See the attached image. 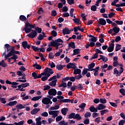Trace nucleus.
I'll return each instance as SVG.
<instances>
[{"mask_svg": "<svg viewBox=\"0 0 125 125\" xmlns=\"http://www.w3.org/2000/svg\"><path fill=\"white\" fill-rule=\"evenodd\" d=\"M54 73L53 70L50 68L46 67L44 69V72L42 73L40 75L42 76H47V75H52Z\"/></svg>", "mask_w": 125, "mask_h": 125, "instance_id": "f257e3e1", "label": "nucleus"}, {"mask_svg": "<svg viewBox=\"0 0 125 125\" xmlns=\"http://www.w3.org/2000/svg\"><path fill=\"white\" fill-rule=\"evenodd\" d=\"M16 54H19L20 55V52L19 51L14 50L12 53L10 54H7V55L5 56V59H7L8 57H11V56H14V55H17Z\"/></svg>", "mask_w": 125, "mask_h": 125, "instance_id": "f03ea898", "label": "nucleus"}, {"mask_svg": "<svg viewBox=\"0 0 125 125\" xmlns=\"http://www.w3.org/2000/svg\"><path fill=\"white\" fill-rule=\"evenodd\" d=\"M37 31L35 30H31V32L27 35V37H28V38H31V39H34V38L37 37Z\"/></svg>", "mask_w": 125, "mask_h": 125, "instance_id": "7ed1b4c3", "label": "nucleus"}, {"mask_svg": "<svg viewBox=\"0 0 125 125\" xmlns=\"http://www.w3.org/2000/svg\"><path fill=\"white\" fill-rule=\"evenodd\" d=\"M21 45L24 49H26V48L30 49V48H31V45H32L31 44H28V42L27 41H23L21 42Z\"/></svg>", "mask_w": 125, "mask_h": 125, "instance_id": "20e7f679", "label": "nucleus"}, {"mask_svg": "<svg viewBox=\"0 0 125 125\" xmlns=\"http://www.w3.org/2000/svg\"><path fill=\"white\" fill-rule=\"evenodd\" d=\"M49 95H52V96H55L57 94V91L55 89H50L48 92Z\"/></svg>", "mask_w": 125, "mask_h": 125, "instance_id": "39448f33", "label": "nucleus"}, {"mask_svg": "<svg viewBox=\"0 0 125 125\" xmlns=\"http://www.w3.org/2000/svg\"><path fill=\"white\" fill-rule=\"evenodd\" d=\"M22 77L21 78H19V80H17V82H20V83H26L27 82V80H26V74L24 73L22 74Z\"/></svg>", "mask_w": 125, "mask_h": 125, "instance_id": "423d86ee", "label": "nucleus"}, {"mask_svg": "<svg viewBox=\"0 0 125 125\" xmlns=\"http://www.w3.org/2000/svg\"><path fill=\"white\" fill-rule=\"evenodd\" d=\"M67 69H71L72 68L74 70L77 68V66H76V63H69L66 65Z\"/></svg>", "mask_w": 125, "mask_h": 125, "instance_id": "0eeeda50", "label": "nucleus"}, {"mask_svg": "<svg viewBox=\"0 0 125 125\" xmlns=\"http://www.w3.org/2000/svg\"><path fill=\"white\" fill-rule=\"evenodd\" d=\"M71 32H72V31L69 30L68 27H65V28L62 30L63 35H69Z\"/></svg>", "mask_w": 125, "mask_h": 125, "instance_id": "6e6552de", "label": "nucleus"}, {"mask_svg": "<svg viewBox=\"0 0 125 125\" xmlns=\"http://www.w3.org/2000/svg\"><path fill=\"white\" fill-rule=\"evenodd\" d=\"M40 111H41V109L35 108L31 110L30 113L31 114V115H37V114H38V113H39Z\"/></svg>", "mask_w": 125, "mask_h": 125, "instance_id": "1a4fd4ad", "label": "nucleus"}, {"mask_svg": "<svg viewBox=\"0 0 125 125\" xmlns=\"http://www.w3.org/2000/svg\"><path fill=\"white\" fill-rule=\"evenodd\" d=\"M99 23L100 25L105 26L106 25V21L103 18H100L99 19Z\"/></svg>", "mask_w": 125, "mask_h": 125, "instance_id": "9d476101", "label": "nucleus"}, {"mask_svg": "<svg viewBox=\"0 0 125 125\" xmlns=\"http://www.w3.org/2000/svg\"><path fill=\"white\" fill-rule=\"evenodd\" d=\"M50 101V99L47 97L43 98L42 100V103L44 105H48V102Z\"/></svg>", "mask_w": 125, "mask_h": 125, "instance_id": "9b49d317", "label": "nucleus"}, {"mask_svg": "<svg viewBox=\"0 0 125 125\" xmlns=\"http://www.w3.org/2000/svg\"><path fill=\"white\" fill-rule=\"evenodd\" d=\"M4 48L5 50H6V52H8L11 50V46L9 44H5Z\"/></svg>", "mask_w": 125, "mask_h": 125, "instance_id": "f8f14e48", "label": "nucleus"}, {"mask_svg": "<svg viewBox=\"0 0 125 125\" xmlns=\"http://www.w3.org/2000/svg\"><path fill=\"white\" fill-rule=\"evenodd\" d=\"M89 109V111H90V112H91L92 113H94L95 112H98V109H97V107L96 108L93 105L90 106Z\"/></svg>", "mask_w": 125, "mask_h": 125, "instance_id": "ddd939ff", "label": "nucleus"}, {"mask_svg": "<svg viewBox=\"0 0 125 125\" xmlns=\"http://www.w3.org/2000/svg\"><path fill=\"white\" fill-rule=\"evenodd\" d=\"M56 83H57V80H53L52 82L49 83V85L50 86H53V87H55L56 86Z\"/></svg>", "mask_w": 125, "mask_h": 125, "instance_id": "4468645a", "label": "nucleus"}, {"mask_svg": "<svg viewBox=\"0 0 125 125\" xmlns=\"http://www.w3.org/2000/svg\"><path fill=\"white\" fill-rule=\"evenodd\" d=\"M106 108V106L104 105L103 104H99V105L97 106V109L99 110H103L104 109H105Z\"/></svg>", "mask_w": 125, "mask_h": 125, "instance_id": "2eb2a0df", "label": "nucleus"}, {"mask_svg": "<svg viewBox=\"0 0 125 125\" xmlns=\"http://www.w3.org/2000/svg\"><path fill=\"white\" fill-rule=\"evenodd\" d=\"M59 87H63V88H65L67 87V83H66L65 82L62 81V83L58 86Z\"/></svg>", "mask_w": 125, "mask_h": 125, "instance_id": "dca6fc26", "label": "nucleus"}, {"mask_svg": "<svg viewBox=\"0 0 125 125\" xmlns=\"http://www.w3.org/2000/svg\"><path fill=\"white\" fill-rule=\"evenodd\" d=\"M60 103H68L69 102H71V100L69 99H65L63 100H61L59 101Z\"/></svg>", "mask_w": 125, "mask_h": 125, "instance_id": "f3484780", "label": "nucleus"}, {"mask_svg": "<svg viewBox=\"0 0 125 125\" xmlns=\"http://www.w3.org/2000/svg\"><path fill=\"white\" fill-rule=\"evenodd\" d=\"M82 73V70L80 69L77 68L76 69H74L73 72L74 75H80Z\"/></svg>", "mask_w": 125, "mask_h": 125, "instance_id": "a211bd4d", "label": "nucleus"}, {"mask_svg": "<svg viewBox=\"0 0 125 125\" xmlns=\"http://www.w3.org/2000/svg\"><path fill=\"white\" fill-rule=\"evenodd\" d=\"M50 75L51 74H47V75L45 76H43L41 79L42 82H45V81H47V80H48V78L50 77Z\"/></svg>", "mask_w": 125, "mask_h": 125, "instance_id": "6ab92c4d", "label": "nucleus"}, {"mask_svg": "<svg viewBox=\"0 0 125 125\" xmlns=\"http://www.w3.org/2000/svg\"><path fill=\"white\" fill-rule=\"evenodd\" d=\"M81 51V49H75L73 50V54L72 55H78V54H80Z\"/></svg>", "mask_w": 125, "mask_h": 125, "instance_id": "aec40b11", "label": "nucleus"}, {"mask_svg": "<svg viewBox=\"0 0 125 125\" xmlns=\"http://www.w3.org/2000/svg\"><path fill=\"white\" fill-rule=\"evenodd\" d=\"M42 97V96L34 97L31 99V101H38V100H40Z\"/></svg>", "mask_w": 125, "mask_h": 125, "instance_id": "412c9836", "label": "nucleus"}, {"mask_svg": "<svg viewBox=\"0 0 125 125\" xmlns=\"http://www.w3.org/2000/svg\"><path fill=\"white\" fill-rule=\"evenodd\" d=\"M67 111H68V108H62L61 109L62 114V115H63V116H66Z\"/></svg>", "mask_w": 125, "mask_h": 125, "instance_id": "4be33fe9", "label": "nucleus"}, {"mask_svg": "<svg viewBox=\"0 0 125 125\" xmlns=\"http://www.w3.org/2000/svg\"><path fill=\"white\" fill-rule=\"evenodd\" d=\"M113 74H114V75H116V77H120V76L121 75L120 74L119 71H118V70L117 69V68H115L114 69Z\"/></svg>", "mask_w": 125, "mask_h": 125, "instance_id": "5701e85b", "label": "nucleus"}, {"mask_svg": "<svg viewBox=\"0 0 125 125\" xmlns=\"http://www.w3.org/2000/svg\"><path fill=\"white\" fill-rule=\"evenodd\" d=\"M17 103V101H15L13 102H10L8 104H6L7 106H15V105Z\"/></svg>", "mask_w": 125, "mask_h": 125, "instance_id": "b1692460", "label": "nucleus"}, {"mask_svg": "<svg viewBox=\"0 0 125 125\" xmlns=\"http://www.w3.org/2000/svg\"><path fill=\"white\" fill-rule=\"evenodd\" d=\"M56 45V42L55 41H53L50 42H49V44L48 45V47H50V46H53L54 47L55 45Z\"/></svg>", "mask_w": 125, "mask_h": 125, "instance_id": "393cba45", "label": "nucleus"}, {"mask_svg": "<svg viewBox=\"0 0 125 125\" xmlns=\"http://www.w3.org/2000/svg\"><path fill=\"white\" fill-rule=\"evenodd\" d=\"M65 67V65H62V64H57L56 65V68L58 69L59 71L61 70H63V68Z\"/></svg>", "mask_w": 125, "mask_h": 125, "instance_id": "a878e982", "label": "nucleus"}, {"mask_svg": "<svg viewBox=\"0 0 125 125\" xmlns=\"http://www.w3.org/2000/svg\"><path fill=\"white\" fill-rule=\"evenodd\" d=\"M20 21L22 22H24V21H27V18H26L24 15H21L20 16Z\"/></svg>", "mask_w": 125, "mask_h": 125, "instance_id": "bb28decb", "label": "nucleus"}, {"mask_svg": "<svg viewBox=\"0 0 125 125\" xmlns=\"http://www.w3.org/2000/svg\"><path fill=\"white\" fill-rule=\"evenodd\" d=\"M98 58V54L97 53H95L93 55L92 57L89 59V60L92 61L93 59H96V58Z\"/></svg>", "mask_w": 125, "mask_h": 125, "instance_id": "cd10ccee", "label": "nucleus"}, {"mask_svg": "<svg viewBox=\"0 0 125 125\" xmlns=\"http://www.w3.org/2000/svg\"><path fill=\"white\" fill-rule=\"evenodd\" d=\"M31 48H32L33 50H34V51H35V52H39V51H40V48H39L38 47H35L34 45H32L31 46Z\"/></svg>", "mask_w": 125, "mask_h": 125, "instance_id": "c85d7f7f", "label": "nucleus"}, {"mask_svg": "<svg viewBox=\"0 0 125 125\" xmlns=\"http://www.w3.org/2000/svg\"><path fill=\"white\" fill-rule=\"evenodd\" d=\"M56 113H59V110H50L48 111L49 115H53Z\"/></svg>", "mask_w": 125, "mask_h": 125, "instance_id": "c756f323", "label": "nucleus"}, {"mask_svg": "<svg viewBox=\"0 0 125 125\" xmlns=\"http://www.w3.org/2000/svg\"><path fill=\"white\" fill-rule=\"evenodd\" d=\"M122 47V45L120 44H116V46L115 47V51H119V50H121Z\"/></svg>", "mask_w": 125, "mask_h": 125, "instance_id": "7c9ffc66", "label": "nucleus"}, {"mask_svg": "<svg viewBox=\"0 0 125 125\" xmlns=\"http://www.w3.org/2000/svg\"><path fill=\"white\" fill-rule=\"evenodd\" d=\"M16 108L18 109H20V110H21V109H25V106H23L22 104H19L16 106Z\"/></svg>", "mask_w": 125, "mask_h": 125, "instance_id": "2f4dec72", "label": "nucleus"}, {"mask_svg": "<svg viewBox=\"0 0 125 125\" xmlns=\"http://www.w3.org/2000/svg\"><path fill=\"white\" fill-rule=\"evenodd\" d=\"M18 84H19V83H18L12 82L11 87H12V88H17V85H18Z\"/></svg>", "mask_w": 125, "mask_h": 125, "instance_id": "473e14b6", "label": "nucleus"}, {"mask_svg": "<svg viewBox=\"0 0 125 125\" xmlns=\"http://www.w3.org/2000/svg\"><path fill=\"white\" fill-rule=\"evenodd\" d=\"M68 46L69 47H71V48L75 49L76 48V45H75V42H71L69 43Z\"/></svg>", "mask_w": 125, "mask_h": 125, "instance_id": "72a5a7b5", "label": "nucleus"}, {"mask_svg": "<svg viewBox=\"0 0 125 125\" xmlns=\"http://www.w3.org/2000/svg\"><path fill=\"white\" fill-rule=\"evenodd\" d=\"M94 67H95V63L94 62H92L88 65V68L91 69V70H92Z\"/></svg>", "mask_w": 125, "mask_h": 125, "instance_id": "f704fd0d", "label": "nucleus"}, {"mask_svg": "<svg viewBox=\"0 0 125 125\" xmlns=\"http://www.w3.org/2000/svg\"><path fill=\"white\" fill-rule=\"evenodd\" d=\"M112 29L114 33H118L120 32V28H118L117 26H114Z\"/></svg>", "mask_w": 125, "mask_h": 125, "instance_id": "c9c22d12", "label": "nucleus"}, {"mask_svg": "<svg viewBox=\"0 0 125 125\" xmlns=\"http://www.w3.org/2000/svg\"><path fill=\"white\" fill-rule=\"evenodd\" d=\"M89 41L92 42H97V38L93 36L92 38L89 39Z\"/></svg>", "mask_w": 125, "mask_h": 125, "instance_id": "e433bc0d", "label": "nucleus"}, {"mask_svg": "<svg viewBox=\"0 0 125 125\" xmlns=\"http://www.w3.org/2000/svg\"><path fill=\"white\" fill-rule=\"evenodd\" d=\"M72 20L74 23H76V24H77L78 25L80 24V21H81V20L78 18L73 19Z\"/></svg>", "mask_w": 125, "mask_h": 125, "instance_id": "4c0bfd02", "label": "nucleus"}, {"mask_svg": "<svg viewBox=\"0 0 125 125\" xmlns=\"http://www.w3.org/2000/svg\"><path fill=\"white\" fill-rule=\"evenodd\" d=\"M74 119L76 120H82V117L79 114H75Z\"/></svg>", "mask_w": 125, "mask_h": 125, "instance_id": "58836bf2", "label": "nucleus"}, {"mask_svg": "<svg viewBox=\"0 0 125 125\" xmlns=\"http://www.w3.org/2000/svg\"><path fill=\"white\" fill-rule=\"evenodd\" d=\"M108 112H109V110L108 109H104V110H101L100 111L101 115V116H104V114H106V113H107Z\"/></svg>", "mask_w": 125, "mask_h": 125, "instance_id": "ea45409f", "label": "nucleus"}, {"mask_svg": "<svg viewBox=\"0 0 125 125\" xmlns=\"http://www.w3.org/2000/svg\"><path fill=\"white\" fill-rule=\"evenodd\" d=\"M85 106H86V104L84 103H83L80 105H79V108H81L83 110V109L85 108Z\"/></svg>", "mask_w": 125, "mask_h": 125, "instance_id": "a19ab883", "label": "nucleus"}, {"mask_svg": "<svg viewBox=\"0 0 125 125\" xmlns=\"http://www.w3.org/2000/svg\"><path fill=\"white\" fill-rule=\"evenodd\" d=\"M0 66H1V67H4V68L6 67L7 65L6 63L4 62V61L2 60L1 62H0Z\"/></svg>", "mask_w": 125, "mask_h": 125, "instance_id": "79ce46f5", "label": "nucleus"}, {"mask_svg": "<svg viewBox=\"0 0 125 125\" xmlns=\"http://www.w3.org/2000/svg\"><path fill=\"white\" fill-rule=\"evenodd\" d=\"M43 87L44 88L43 89V90H44V91H45V90H48V89H50V86L49 85H44Z\"/></svg>", "mask_w": 125, "mask_h": 125, "instance_id": "37998d69", "label": "nucleus"}, {"mask_svg": "<svg viewBox=\"0 0 125 125\" xmlns=\"http://www.w3.org/2000/svg\"><path fill=\"white\" fill-rule=\"evenodd\" d=\"M75 113H71L68 116V119H75Z\"/></svg>", "mask_w": 125, "mask_h": 125, "instance_id": "c03bdc74", "label": "nucleus"}, {"mask_svg": "<svg viewBox=\"0 0 125 125\" xmlns=\"http://www.w3.org/2000/svg\"><path fill=\"white\" fill-rule=\"evenodd\" d=\"M11 59L12 60H14V63L16 62V59H18V56L17 55H14V56L11 57Z\"/></svg>", "mask_w": 125, "mask_h": 125, "instance_id": "a18cd8bd", "label": "nucleus"}, {"mask_svg": "<svg viewBox=\"0 0 125 125\" xmlns=\"http://www.w3.org/2000/svg\"><path fill=\"white\" fill-rule=\"evenodd\" d=\"M90 116H91V113L89 112H86L84 114L85 118H90Z\"/></svg>", "mask_w": 125, "mask_h": 125, "instance_id": "49530a36", "label": "nucleus"}, {"mask_svg": "<svg viewBox=\"0 0 125 125\" xmlns=\"http://www.w3.org/2000/svg\"><path fill=\"white\" fill-rule=\"evenodd\" d=\"M0 101L2 104H5V103H6V101H5V98H1V97H0Z\"/></svg>", "mask_w": 125, "mask_h": 125, "instance_id": "de8ad7c7", "label": "nucleus"}, {"mask_svg": "<svg viewBox=\"0 0 125 125\" xmlns=\"http://www.w3.org/2000/svg\"><path fill=\"white\" fill-rule=\"evenodd\" d=\"M100 102L102 104H105L107 102V100H106V99H100Z\"/></svg>", "mask_w": 125, "mask_h": 125, "instance_id": "09e8293b", "label": "nucleus"}, {"mask_svg": "<svg viewBox=\"0 0 125 125\" xmlns=\"http://www.w3.org/2000/svg\"><path fill=\"white\" fill-rule=\"evenodd\" d=\"M24 121H20V122H15L14 125H24Z\"/></svg>", "mask_w": 125, "mask_h": 125, "instance_id": "8fccbe9b", "label": "nucleus"}, {"mask_svg": "<svg viewBox=\"0 0 125 125\" xmlns=\"http://www.w3.org/2000/svg\"><path fill=\"white\" fill-rule=\"evenodd\" d=\"M35 31H36L38 34H41V33H42V29L41 28L38 27L35 28Z\"/></svg>", "mask_w": 125, "mask_h": 125, "instance_id": "3c124183", "label": "nucleus"}, {"mask_svg": "<svg viewBox=\"0 0 125 125\" xmlns=\"http://www.w3.org/2000/svg\"><path fill=\"white\" fill-rule=\"evenodd\" d=\"M51 34L52 37H55L57 36V32H56L55 30L52 31Z\"/></svg>", "mask_w": 125, "mask_h": 125, "instance_id": "603ef678", "label": "nucleus"}, {"mask_svg": "<svg viewBox=\"0 0 125 125\" xmlns=\"http://www.w3.org/2000/svg\"><path fill=\"white\" fill-rule=\"evenodd\" d=\"M96 9H97V7H96L95 5L91 6V10L92 11H96Z\"/></svg>", "mask_w": 125, "mask_h": 125, "instance_id": "864d4df0", "label": "nucleus"}, {"mask_svg": "<svg viewBox=\"0 0 125 125\" xmlns=\"http://www.w3.org/2000/svg\"><path fill=\"white\" fill-rule=\"evenodd\" d=\"M107 51H108V52H112V51H114V48L108 46L107 47Z\"/></svg>", "mask_w": 125, "mask_h": 125, "instance_id": "5fc2aeb1", "label": "nucleus"}, {"mask_svg": "<svg viewBox=\"0 0 125 125\" xmlns=\"http://www.w3.org/2000/svg\"><path fill=\"white\" fill-rule=\"evenodd\" d=\"M21 85L22 86V88H24L25 87H27V86H29V85H30V83H22Z\"/></svg>", "mask_w": 125, "mask_h": 125, "instance_id": "6e6d98bb", "label": "nucleus"}, {"mask_svg": "<svg viewBox=\"0 0 125 125\" xmlns=\"http://www.w3.org/2000/svg\"><path fill=\"white\" fill-rule=\"evenodd\" d=\"M32 76L33 78H34V80H36L37 79L38 74H37V73L33 72L32 73Z\"/></svg>", "mask_w": 125, "mask_h": 125, "instance_id": "4d7b16f0", "label": "nucleus"}, {"mask_svg": "<svg viewBox=\"0 0 125 125\" xmlns=\"http://www.w3.org/2000/svg\"><path fill=\"white\" fill-rule=\"evenodd\" d=\"M115 23L118 24V25H123L124 21H115Z\"/></svg>", "mask_w": 125, "mask_h": 125, "instance_id": "13d9d810", "label": "nucleus"}, {"mask_svg": "<svg viewBox=\"0 0 125 125\" xmlns=\"http://www.w3.org/2000/svg\"><path fill=\"white\" fill-rule=\"evenodd\" d=\"M62 119H63V118L62 117V116H59L57 117H56V122H60V121H61V120H62Z\"/></svg>", "mask_w": 125, "mask_h": 125, "instance_id": "bf43d9fd", "label": "nucleus"}, {"mask_svg": "<svg viewBox=\"0 0 125 125\" xmlns=\"http://www.w3.org/2000/svg\"><path fill=\"white\" fill-rule=\"evenodd\" d=\"M67 1L70 5H72V4H74V3H75L74 0H67Z\"/></svg>", "mask_w": 125, "mask_h": 125, "instance_id": "052dcab7", "label": "nucleus"}, {"mask_svg": "<svg viewBox=\"0 0 125 125\" xmlns=\"http://www.w3.org/2000/svg\"><path fill=\"white\" fill-rule=\"evenodd\" d=\"M62 12H67V11H68V7L67 6H65L62 7Z\"/></svg>", "mask_w": 125, "mask_h": 125, "instance_id": "680f3d73", "label": "nucleus"}, {"mask_svg": "<svg viewBox=\"0 0 125 125\" xmlns=\"http://www.w3.org/2000/svg\"><path fill=\"white\" fill-rule=\"evenodd\" d=\"M49 66H50L51 68H55V63L53 62H52L51 63H49L48 64Z\"/></svg>", "mask_w": 125, "mask_h": 125, "instance_id": "e2e57ef3", "label": "nucleus"}, {"mask_svg": "<svg viewBox=\"0 0 125 125\" xmlns=\"http://www.w3.org/2000/svg\"><path fill=\"white\" fill-rule=\"evenodd\" d=\"M42 13H43V9L42 7H40L38 9V14H42Z\"/></svg>", "mask_w": 125, "mask_h": 125, "instance_id": "0e129e2a", "label": "nucleus"}, {"mask_svg": "<svg viewBox=\"0 0 125 125\" xmlns=\"http://www.w3.org/2000/svg\"><path fill=\"white\" fill-rule=\"evenodd\" d=\"M116 14L113 12H111L110 13L108 14V18H112V17H113V16H115V15Z\"/></svg>", "mask_w": 125, "mask_h": 125, "instance_id": "69168bd1", "label": "nucleus"}, {"mask_svg": "<svg viewBox=\"0 0 125 125\" xmlns=\"http://www.w3.org/2000/svg\"><path fill=\"white\" fill-rule=\"evenodd\" d=\"M119 92H120V93H121L122 94V95H123V96H125V89L124 88H121Z\"/></svg>", "mask_w": 125, "mask_h": 125, "instance_id": "338daca9", "label": "nucleus"}, {"mask_svg": "<svg viewBox=\"0 0 125 125\" xmlns=\"http://www.w3.org/2000/svg\"><path fill=\"white\" fill-rule=\"evenodd\" d=\"M125 120H121L119 122L118 125H125Z\"/></svg>", "mask_w": 125, "mask_h": 125, "instance_id": "774afa93", "label": "nucleus"}]
</instances>
